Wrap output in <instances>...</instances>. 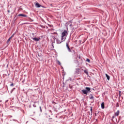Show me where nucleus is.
I'll return each mask as SVG.
<instances>
[{
    "label": "nucleus",
    "instance_id": "obj_27",
    "mask_svg": "<svg viewBox=\"0 0 124 124\" xmlns=\"http://www.w3.org/2000/svg\"><path fill=\"white\" fill-rule=\"evenodd\" d=\"M13 121H15V120L13 119Z\"/></svg>",
    "mask_w": 124,
    "mask_h": 124
},
{
    "label": "nucleus",
    "instance_id": "obj_14",
    "mask_svg": "<svg viewBox=\"0 0 124 124\" xmlns=\"http://www.w3.org/2000/svg\"><path fill=\"white\" fill-rule=\"evenodd\" d=\"M84 72L85 73V74H86V75H89V72H88V70H84Z\"/></svg>",
    "mask_w": 124,
    "mask_h": 124
},
{
    "label": "nucleus",
    "instance_id": "obj_23",
    "mask_svg": "<svg viewBox=\"0 0 124 124\" xmlns=\"http://www.w3.org/2000/svg\"><path fill=\"white\" fill-rule=\"evenodd\" d=\"M115 118H116V116H112V119H115Z\"/></svg>",
    "mask_w": 124,
    "mask_h": 124
},
{
    "label": "nucleus",
    "instance_id": "obj_24",
    "mask_svg": "<svg viewBox=\"0 0 124 124\" xmlns=\"http://www.w3.org/2000/svg\"><path fill=\"white\" fill-rule=\"evenodd\" d=\"M33 107H36V105H35V104H34L33 105Z\"/></svg>",
    "mask_w": 124,
    "mask_h": 124
},
{
    "label": "nucleus",
    "instance_id": "obj_12",
    "mask_svg": "<svg viewBox=\"0 0 124 124\" xmlns=\"http://www.w3.org/2000/svg\"><path fill=\"white\" fill-rule=\"evenodd\" d=\"M119 114H120V110H117V112L115 113V116H119Z\"/></svg>",
    "mask_w": 124,
    "mask_h": 124
},
{
    "label": "nucleus",
    "instance_id": "obj_21",
    "mask_svg": "<svg viewBox=\"0 0 124 124\" xmlns=\"http://www.w3.org/2000/svg\"><path fill=\"white\" fill-rule=\"evenodd\" d=\"M40 109L41 112H42V109L41 108V107H40Z\"/></svg>",
    "mask_w": 124,
    "mask_h": 124
},
{
    "label": "nucleus",
    "instance_id": "obj_2",
    "mask_svg": "<svg viewBox=\"0 0 124 124\" xmlns=\"http://www.w3.org/2000/svg\"><path fill=\"white\" fill-rule=\"evenodd\" d=\"M34 4H35V7H36L37 8H39V7H44V6L39 4L38 2L34 3Z\"/></svg>",
    "mask_w": 124,
    "mask_h": 124
},
{
    "label": "nucleus",
    "instance_id": "obj_4",
    "mask_svg": "<svg viewBox=\"0 0 124 124\" xmlns=\"http://www.w3.org/2000/svg\"><path fill=\"white\" fill-rule=\"evenodd\" d=\"M53 39H56L57 44H61V43L62 42V40L61 41L59 40V39L56 38L55 37H53Z\"/></svg>",
    "mask_w": 124,
    "mask_h": 124
},
{
    "label": "nucleus",
    "instance_id": "obj_25",
    "mask_svg": "<svg viewBox=\"0 0 124 124\" xmlns=\"http://www.w3.org/2000/svg\"><path fill=\"white\" fill-rule=\"evenodd\" d=\"M38 56L39 57H41V55H39V54H38Z\"/></svg>",
    "mask_w": 124,
    "mask_h": 124
},
{
    "label": "nucleus",
    "instance_id": "obj_15",
    "mask_svg": "<svg viewBox=\"0 0 124 124\" xmlns=\"http://www.w3.org/2000/svg\"><path fill=\"white\" fill-rule=\"evenodd\" d=\"M91 96L90 97V99H93L94 97H93V96L92 94L90 95Z\"/></svg>",
    "mask_w": 124,
    "mask_h": 124
},
{
    "label": "nucleus",
    "instance_id": "obj_13",
    "mask_svg": "<svg viewBox=\"0 0 124 124\" xmlns=\"http://www.w3.org/2000/svg\"><path fill=\"white\" fill-rule=\"evenodd\" d=\"M12 36H13V35H12L11 37H10L7 41V43H9V42L10 41L11 38H12Z\"/></svg>",
    "mask_w": 124,
    "mask_h": 124
},
{
    "label": "nucleus",
    "instance_id": "obj_20",
    "mask_svg": "<svg viewBox=\"0 0 124 124\" xmlns=\"http://www.w3.org/2000/svg\"><path fill=\"white\" fill-rule=\"evenodd\" d=\"M57 62H58V64L59 65H61V62H60V61H57Z\"/></svg>",
    "mask_w": 124,
    "mask_h": 124
},
{
    "label": "nucleus",
    "instance_id": "obj_11",
    "mask_svg": "<svg viewBox=\"0 0 124 124\" xmlns=\"http://www.w3.org/2000/svg\"><path fill=\"white\" fill-rule=\"evenodd\" d=\"M105 76H106L108 80H110V76H109V75H108V74H106Z\"/></svg>",
    "mask_w": 124,
    "mask_h": 124
},
{
    "label": "nucleus",
    "instance_id": "obj_29",
    "mask_svg": "<svg viewBox=\"0 0 124 124\" xmlns=\"http://www.w3.org/2000/svg\"><path fill=\"white\" fill-rule=\"evenodd\" d=\"M33 34H33V33H32V35H33Z\"/></svg>",
    "mask_w": 124,
    "mask_h": 124
},
{
    "label": "nucleus",
    "instance_id": "obj_9",
    "mask_svg": "<svg viewBox=\"0 0 124 124\" xmlns=\"http://www.w3.org/2000/svg\"><path fill=\"white\" fill-rule=\"evenodd\" d=\"M82 93H84V94H88V92H87V91L86 90H82L81 91Z\"/></svg>",
    "mask_w": 124,
    "mask_h": 124
},
{
    "label": "nucleus",
    "instance_id": "obj_10",
    "mask_svg": "<svg viewBox=\"0 0 124 124\" xmlns=\"http://www.w3.org/2000/svg\"><path fill=\"white\" fill-rule=\"evenodd\" d=\"M101 108L102 109H104L105 108V105H104V102H102L101 104Z\"/></svg>",
    "mask_w": 124,
    "mask_h": 124
},
{
    "label": "nucleus",
    "instance_id": "obj_22",
    "mask_svg": "<svg viewBox=\"0 0 124 124\" xmlns=\"http://www.w3.org/2000/svg\"><path fill=\"white\" fill-rule=\"evenodd\" d=\"M14 85V84L13 83H12V84H10V86H11V87H12V86H13Z\"/></svg>",
    "mask_w": 124,
    "mask_h": 124
},
{
    "label": "nucleus",
    "instance_id": "obj_17",
    "mask_svg": "<svg viewBox=\"0 0 124 124\" xmlns=\"http://www.w3.org/2000/svg\"><path fill=\"white\" fill-rule=\"evenodd\" d=\"M90 111L91 112V115L93 114V107H91Z\"/></svg>",
    "mask_w": 124,
    "mask_h": 124
},
{
    "label": "nucleus",
    "instance_id": "obj_8",
    "mask_svg": "<svg viewBox=\"0 0 124 124\" xmlns=\"http://www.w3.org/2000/svg\"><path fill=\"white\" fill-rule=\"evenodd\" d=\"M79 72H80V69L78 68H76L75 73L77 74H79Z\"/></svg>",
    "mask_w": 124,
    "mask_h": 124
},
{
    "label": "nucleus",
    "instance_id": "obj_16",
    "mask_svg": "<svg viewBox=\"0 0 124 124\" xmlns=\"http://www.w3.org/2000/svg\"><path fill=\"white\" fill-rule=\"evenodd\" d=\"M16 88H14L11 91V93H12L14 91H15V89Z\"/></svg>",
    "mask_w": 124,
    "mask_h": 124
},
{
    "label": "nucleus",
    "instance_id": "obj_6",
    "mask_svg": "<svg viewBox=\"0 0 124 124\" xmlns=\"http://www.w3.org/2000/svg\"><path fill=\"white\" fill-rule=\"evenodd\" d=\"M86 91L88 93H91V88L90 87H86L85 88Z\"/></svg>",
    "mask_w": 124,
    "mask_h": 124
},
{
    "label": "nucleus",
    "instance_id": "obj_18",
    "mask_svg": "<svg viewBox=\"0 0 124 124\" xmlns=\"http://www.w3.org/2000/svg\"><path fill=\"white\" fill-rule=\"evenodd\" d=\"M86 62H91V60H90V59H86Z\"/></svg>",
    "mask_w": 124,
    "mask_h": 124
},
{
    "label": "nucleus",
    "instance_id": "obj_1",
    "mask_svg": "<svg viewBox=\"0 0 124 124\" xmlns=\"http://www.w3.org/2000/svg\"><path fill=\"white\" fill-rule=\"evenodd\" d=\"M67 35H68V31L67 30H64L61 35V40L62 42L65 41Z\"/></svg>",
    "mask_w": 124,
    "mask_h": 124
},
{
    "label": "nucleus",
    "instance_id": "obj_7",
    "mask_svg": "<svg viewBox=\"0 0 124 124\" xmlns=\"http://www.w3.org/2000/svg\"><path fill=\"white\" fill-rule=\"evenodd\" d=\"M18 16H21V17H28V16L26 15H24L23 14H20L18 15Z\"/></svg>",
    "mask_w": 124,
    "mask_h": 124
},
{
    "label": "nucleus",
    "instance_id": "obj_28",
    "mask_svg": "<svg viewBox=\"0 0 124 124\" xmlns=\"http://www.w3.org/2000/svg\"><path fill=\"white\" fill-rule=\"evenodd\" d=\"M8 12H9V11H8Z\"/></svg>",
    "mask_w": 124,
    "mask_h": 124
},
{
    "label": "nucleus",
    "instance_id": "obj_19",
    "mask_svg": "<svg viewBox=\"0 0 124 124\" xmlns=\"http://www.w3.org/2000/svg\"><path fill=\"white\" fill-rule=\"evenodd\" d=\"M119 97H121V93H122V92L121 91H119Z\"/></svg>",
    "mask_w": 124,
    "mask_h": 124
},
{
    "label": "nucleus",
    "instance_id": "obj_5",
    "mask_svg": "<svg viewBox=\"0 0 124 124\" xmlns=\"http://www.w3.org/2000/svg\"><path fill=\"white\" fill-rule=\"evenodd\" d=\"M32 39L33 40H34V41L38 42V41H39V40L40 39V37H39V38H36V37L32 38Z\"/></svg>",
    "mask_w": 124,
    "mask_h": 124
},
{
    "label": "nucleus",
    "instance_id": "obj_3",
    "mask_svg": "<svg viewBox=\"0 0 124 124\" xmlns=\"http://www.w3.org/2000/svg\"><path fill=\"white\" fill-rule=\"evenodd\" d=\"M66 47L68 50V51L69 53H71V52H72L71 49H70V47H69V46H68V43H66Z\"/></svg>",
    "mask_w": 124,
    "mask_h": 124
},
{
    "label": "nucleus",
    "instance_id": "obj_26",
    "mask_svg": "<svg viewBox=\"0 0 124 124\" xmlns=\"http://www.w3.org/2000/svg\"><path fill=\"white\" fill-rule=\"evenodd\" d=\"M52 46L54 47V45L53 44L52 45Z\"/></svg>",
    "mask_w": 124,
    "mask_h": 124
}]
</instances>
